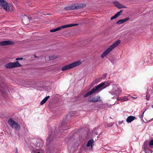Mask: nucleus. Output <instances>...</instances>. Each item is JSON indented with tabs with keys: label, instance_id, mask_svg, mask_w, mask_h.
Returning <instances> with one entry per match:
<instances>
[{
	"label": "nucleus",
	"instance_id": "f257e3e1",
	"mask_svg": "<svg viewBox=\"0 0 153 153\" xmlns=\"http://www.w3.org/2000/svg\"><path fill=\"white\" fill-rule=\"evenodd\" d=\"M0 6L1 9H4L6 12H10L13 11L11 4L4 0H0Z\"/></svg>",
	"mask_w": 153,
	"mask_h": 153
},
{
	"label": "nucleus",
	"instance_id": "39448f33",
	"mask_svg": "<svg viewBox=\"0 0 153 153\" xmlns=\"http://www.w3.org/2000/svg\"><path fill=\"white\" fill-rule=\"evenodd\" d=\"M8 123L13 128H14L16 131H19L20 129L19 124L15 122L12 118H10L8 120Z\"/></svg>",
	"mask_w": 153,
	"mask_h": 153
},
{
	"label": "nucleus",
	"instance_id": "423d86ee",
	"mask_svg": "<svg viewBox=\"0 0 153 153\" xmlns=\"http://www.w3.org/2000/svg\"><path fill=\"white\" fill-rule=\"evenodd\" d=\"M22 65L18 61L15 62H9L5 65L6 68L7 69H11L14 68L21 67Z\"/></svg>",
	"mask_w": 153,
	"mask_h": 153
},
{
	"label": "nucleus",
	"instance_id": "9d476101",
	"mask_svg": "<svg viewBox=\"0 0 153 153\" xmlns=\"http://www.w3.org/2000/svg\"><path fill=\"white\" fill-rule=\"evenodd\" d=\"M98 87H95L93 88L91 91H88L87 92L86 94H85L83 95V97H86L94 93L96 91H98L97 90V89L98 88Z\"/></svg>",
	"mask_w": 153,
	"mask_h": 153
},
{
	"label": "nucleus",
	"instance_id": "c9c22d12",
	"mask_svg": "<svg viewBox=\"0 0 153 153\" xmlns=\"http://www.w3.org/2000/svg\"><path fill=\"white\" fill-rule=\"evenodd\" d=\"M62 124L63 125V123H62Z\"/></svg>",
	"mask_w": 153,
	"mask_h": 153
},
{
	"label": "nucleus",
	"instance_id": "a878e982",
	"mask_svg": "<svg viewBox=\"0 0 153 153\" xmlns=\"http://www.w3.org/2000/svg\"><path fill=\"white\" fill-rule=\"evenodd\" d=\"M117 17H118V16L116 14H115L114 16L111 17V20H112L113 19L117 18Z\"/></svg>",
	"mask_w": 153,
	"mask_h": 153
},
{
	"label": "nucleus",
	"instance_id": "b1692460",
	"mask_svg": "<svg viewBox=\"0 0 153 153\" xmlns=\"http://www.w3.org/2000/svg\"><path fill=\"white\" fill-rule=\"evenodd\" d=\"M123 10H120L119 12H117V13L116 14V15L118 16V17L120 15L122 12Z\"/></svg>",
	"mask_w": 153,
	"mask_h": 153
},
{
	"label": "nucleus",
	"instance_id": "4be33fe9",
	"mask_svg": "<svg viewBox=\"0 0 153 153\" xmlns=\"http://www.w3.org/2000/svg\"><path fill=\"white\" fill-rule=\"evenodd\" d=\"M149 146L150 148H152L153 146V139L151 140L149 143Z\"/></svg>",
	"mask_w": 153,
	"mask_h": 153
},
{
	"label": "nucleus",
	"instance_id": "473e14b6",
	"mask_svg": "<svg viewBox=\"0 0 153 153\" xmlns=\"http://www.w3.org/2000/svg\"><path fill=\"white\" fill-rule=\"evenodd\" d=\"M26 19H27L28 20V17L26 16Z\"/></svg>",
	"mask_w": 153,
	"mask_h": 153
},
{
	"label": "nucleus",
	"instance_id": "6ab92c4d",
	"mask_svg": "<svg viewBox=\"0 0 153 153\" xmlns=\"http://www.w3.org/2000/svg\"><path fill=\"white\" fill-rule=\"evenodd\" d=\"M143 148L144 150L149 148L148 146V143L147 142H144L143 146Z\"/></svg>",
	"mask_w": 153,
	"mask_h": 153
},
{
	"label": "nucleus",
	"instance_id": "20e7f679",
	"mask_svg": "<svg viewBox=\"0 0 153 153\" xmlns=\"http://www.w3.org/2000/svg\"><path fill=\"white\" fill-rule=\"evenodd\" d=\"M81 61L80 60H78L71 64L66 65L62 67V70L63 71H64L71 69L81 65Z\"/></svg>",
	"mask_w": 153,
	"mask_h": 153
},
{
	"label": "nucleus",
	"instance_id": "5701e85b",
	"mask_svg": "<svg viewBox=\"0 0 153 153\" xmlns=\"http://www.w3.org/2000/svg\"><path fill=\"white\" fill-rule=\"evenodd\" d=\"M128 100V99L126 97H124L122 98L121 99V101H122L123 102L124 101H126Z\"/></svg>",
	"mask_w": 153,
	"mask_h": 153
},
{
	"label": "nucleus",
	"instance_id": "412c9836",
	"mask_svg": "<svg viewBox=\"0 0 153 153\" xmlns=\"http://www.w3.org/2000/svg\"><path fill=\"white\" fill-rule=\"evenodd\" d=\"M49 59L50 60H53L57 58L56 56L54 55H52L49 56Z\"/></svg>",
	"mask_w": 153,
	"mask_h": 153
},
{
	"label": "nucleus",
	"instance_id": "a211bd4d",
	"mask_svg": "<svg viewBox=\"0 0 153 153\" xmlns=\"http://www.w3.org/2000/svg\"><path fill=\"white\" fill-rule=\"evenodd\" d=\"M94 141L93 139L91 140H89L87 144V146H91L92 147V144L94 143Z\"/></svg>",
	"mask_w": 153,
	"mask_h": 153
},
{
	"label": "nucleus",
	"instance_id": "2f4dec72",
	"mask_svg": "<svg viewBox=\"0 0 153 153\" xmlns=\"http://www.w3.org/2000/svg\"><path fill=\"white\" fill-rule=\"evenodd\" d=\"M144 112H145V111H144L143 112V114H142V117L143 116V114H144Z\"/></svg>",
	"mask_w": 153,
	"mask_h": 153
},
{
	"label": "nucleus",
	"instance_id": "2eb2a0df",
	"mask_svg": "<svg viewBox=\"0 0 153 153\" xmlns=\"http://www.w3.org/2000/svg\"><path fill=\"white\" fill-rule=\"evenodd\" d=\"M6 88V87L1 81H0V91L2 93L4 91V89Z\"/></svg>",
	"mask_w": 153,
	"mask_h": 153
},
{
	"label": "nucleus",
	"instance_id": "9b49d317",
	"mask_svg": "<svg viewBox=\"0 0 153 153\" xmlns=\"http://www.w3.org/2000/svg\"><path fill=\"white\" fill-rule=\"evenodd\" d=\"M14 42L11 41H5L0 42V46H4L14 44Z\"/></svg>",
	"mask_w": 153,
	"mask_h": 153
},
{
	"label": "nucleus",
	"instance_id": "72a5a7b5",
	"mask_svg": "<svg viewBox=\"0 0 153 153\" xmlns=\"http://www.w3.org/2000/svg\"><path fill=\"white\" fill-rule=\"evenodd\" d=\"M152 107L153 108V105L152 106Z\"/></svg>",
	"mask_w": 153,
	"mask_h": 153
},
{
	"label": "nucleus",
	"instance_id": "aec40b11",
	"mask_svg": "<svg viewBox=\"0 0 153 153\" xmlns=\"http://www.w3.org/2000/svg\"><path fill=\"white\" fill-rule=\"evenodd\" d=\"M145 153H152V151L149 148L144 150Z\"/></svg>",
	"mask_w": 153,
	"mask_h": 153
},
{
	"label": "nucleus",
	"instance_id": "7c9ffc66",
	"mask_svg": "<svg viewBox=\"0 0 153 153\" xmlns=\"http://www.w3.org/2000/svg\"><path fill=\"white\" fill-rule=\"evenodd\" d=\"M33 56H34V57H37V56H36V54H34V55H33Z\"/></svg>",
	"mask_w": 153,
	"mask_h": 153
},
{
	"label": "nucleus",
	"instance_id": "ddd939ff",
	"mask_svg": "<svg viewBox=\"0 0 153 153\" xmlns=\"http://www.w3.org/2000/svg\"><path fill=\"white\" fill-rule=\"evenodd\" d=\"M78 24H70L63 25L60 27H58V30H61L62 28H65L68 27H70L72 26H75L78 25Z\"/></svg>",
	"mask_w": 153,
	"mask_h": 153
},
{
	"label": "nucleus",
	"instance_id": "4468645a",
	"mask_svg": "<svg viewBox=\"0 0 153 153\" xmlns=\"http://www.w3.org/2000/svg\"><path fill=\"white\" fill-rule=\"evenodd\" d=\"M129 19V17H127L123 19H120L116 22V24H122L128 20Z\"/></svg>",
	"mask_w": 153,
	"mask_h": 153
},
{
	"label": "nucleus",
	"instance_id": "f3484780",
	"mask_svg": "<svg viewBox=\"0 0 153 153\" xmlns=\"http://www.w3.org/2000/svg\"><path fill=\"white\" fill-rule=\"evenodd\" d=\"M135 118V117H134L130 116L128 117L126 120L127 122H131L133 121Z\"/></svg>",
	"mask_w": 153,
	"mask_h": 153
},
{
	"label": "nucleus",
	"instance_id": "1a4fd4ad",
	"mask_svg": "<svg viewBox=\"0 0 153 153\" xmlns=\"http://www.w3.org/2000/svg\"><path fill=\"white\" fill-rule=\"evenodd\" d=\"M51 134H49L48 137L46 139V144L47 145H49L51 143L53 142L54 139V137L53 135L52 132H51Z\"/></svg>",
	"mask_w": 153,
	"mask_h": 153
},
{
	"label": "nucleus",
	"instance_id": "6e6552de",
	"mask_svg": "<svg viewBox=\"0 0 153 153\" xmlns=\"http://www.w3.org/2000/svg\"><path fill=\"white\" fill-rule=\"evenodd\" d=\"M110 85L109 82H103L102 83H100V84L98 85L96 87H98V88L97 89V90L98 91H100L102 90V89H101V88L103 86H104L103 88H105L107 87L108 86Z\"/></svg>",
	"mask_w": 153,
	"mask_h": 153
},
{
	"label": "nucleus",
	"instance_id": "dca6fc26",
	"mask_svg": "<svg viewBox=\"0 0 153 153\" xmlns=\"http://www.w3.org/2000/svg\"><path fill=\"white\" fill-rule=\"evenodd\" d=\"M122 92L121 90L119 88H117V90H116L112 91V94H115L117 96H118Z\"/></svg>",
	"mask_w": 153,
	"mask_h": 153
},
{
	"label": "nucleus",
	"instance_id": "cd10ccee",
	"mask_svg": "<svg viewBox=\"0 0 153 153\" xmlns=\"http://www.w3.org/2000/svg\"><path fill=\"white\" fill-rule=\"evenodd\" d=\"M50 97V96H48L46 97L45 98H44V99H45L46 101H47L48 100V99Z\"/></svg>",
	"mask_w": 153,
	"mask_h": 153
},
{
	"label": "nucleus",
	"instance_id": "bb28decb",
	"mask_svg": "<svg viewBox=\"0 0 153 153\" xmlns=\"http://www.w3.org/2000/svg\"><path fill=\"white\" fill-rule=\"evenodd\" d=\"M46 102V101L44 99L40 103V104L41 105H42L45 103Z\"/></svg>",
	"mask_w": 153,
	"mask_h": 153
},
{
	"label": "nucleus",
	"instance_id": "c756f323",
	"mask_svg": "<svg viewBox=\"0 0 153 153\" xmlns=\"http://www.w3.org/2000/svg\"><path fill=\"white\" fill-rule=\"evenodd\" d=\"M16 150V153H18V150L17 148L15 149Z\"/></svg>",
	"mask_w": 153,
	"mask_h": 153
},
{
	"label": "nucleus",
	"instance_id": "f704fd0d",
	"mask_svg": "<svg viewBox=\"0 0 153 153\" xmlns=\"http://www.w3.org/2000/svg\"><path fill=\"white\" fill-rule=\"evenodd\" d=\"M24 19H22V21H23V22H24Z\"/></svg>",
	"mask_w": 153,
	"mask_h": 153
},
{
	"label": "nucleus",
	"instance_id": "f03ea898",
	"mask_svg": "<svg viewBox=\"0 0 153 153\" xmlns=\"http://www.w3.org/2000/svg\"><path fill=\"white\" fill-rule=\"evenodd\" d=\"M121 42V41L118 40L116 41L115 43L110 46L102 54L101 57L102 58H103L106 55H107L111 51L115 48Z\"/></svg>",
	"mask_w": 153,
	"mask_h": 153
},
{
	"label": "nucleus",
	"instance_id": "0eeeda50",
	"mask_svg": "<svg viewBox=\"0 0 153 153\" xmlns=\"http://www.w3.org/2000/svg\"><path fill=\"white\" fill-rule=\"evenodd\" d=\"M101 100V98L99 96H97L96 97L91 96L88 100V101L89 102H96Z\"/></svg>",
	"mask_w": 153,
	"mask_h": 153
},
{
	"label": "nucleus",
	"instance_id": "c85d7f7f",
	"mask_svg": "<svg viewBox=\"0 0 153 153\" xmlns=\"http://www.w3.org/2000/svg\"><path fill=\"white\" fill-rule=\"evenodd\" d=\"M23 58H17L16 59V60H23Z\"/></svg>",
	"mask_w": 153,
	"mask_h": 153
},
{
	"label": "nucleus",
	"instance_id": "393cba45",
	"mask_svg": "<svg viewBox=\"0 0 153 153\" xmlns=\"http://www.w3.org/2000/svg\"><path fill=\"white\" fill-rule=\"evenodd\" d=\"M57 31V27L54 29H51L50 30V31L51 32H55Z\"/></svg>",
	"mask_w": 153,
	"mask_h": 153
},
{
	"label": "nucleus",
	"instance_id": "7ed1b4c3",
	"mask_svg": "<svg viewBox=\"0 0 153 153\" xmlns=\"http://www.w3.org/2000/svg\"><path fill=\"white\" fill-rule=\"evenodd\" d=\"M86 6L85 4L79 3L77 4H73L65 7V9L67 10L79 9L82 8Z\"/></svg>",
	"mask_w": 153,
	"mask_h": 153
},
{
	"label": "nucleus",
	"instance_id": "f8f14e48",
	"mask_svg": "<svg viewBox=\"0 0 153 153\" xmlns=\"http://www.w3.org/2000/svg\"><path fill=\"white\" fill-rule=\"evenodd\" d=\"M113 4L117 8L119 9H121L122 8H126V7L125 6L122 5L120 3L116 1H115L113 2Z\"/></svg>",
	"mask_w": 153,
	"mask_h": 153
}]
</instances>
